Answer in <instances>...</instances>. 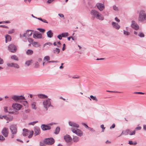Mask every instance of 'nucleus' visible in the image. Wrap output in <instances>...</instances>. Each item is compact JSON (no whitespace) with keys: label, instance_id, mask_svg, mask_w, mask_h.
<instances>
[{"label":"nucleus","instance_id":"nucleus-58","mask_svg":"<svg viewBox=\"0 0 146 146\" xmlns=\"http://www.w3.org/2000/svg\"><path fill=\"white\" fill-rule=\"evenodd\" d=\"M49 63H57L58 62V61H50L48 62Z\"/></svg>","mask_w":146,"mask_h":146},{"label":"nucleus","instance_id":"nucleus-41","mask_svg":"<svg viewBox=\"0 0 146 146\" xmlns=\"http://www.w3.org/2000/svg\"><path fill=\"white\" fill-rule=\"evenodd\" d=\"M37 122H38V121H36L31 122L29 123V125H34L35 123H37Z\"/></svg>","mask_w":146,"mask_h":146},{"label":"nucleus","instance_id":"nucleus-10","mask_svg":"<svg viewBox=\"0 0 146 146\" xmlns=\"http://www.w3.org/2000/svg\"><path fill=\"white\" fill-rule=\"evenodd\" d=\"M8 49L10 51L12 52H15L17 50V48L15 45L11 44L8 46Z\"/></svg>","mask_w":146,"mask_h":146},{"label":"nucleus","instance_id":"nucleus-52","mask_svg":"<svg viewBox=\"0 0 146 146\" xmlns=\"http://www.w3.org/2000/svg\"><path fill=\"white\" fill-rule=\"evenodd\" d=\"M5 139L2 135H0V140L3 141L5 140Z\"/></svg>","mask_w":146,"mask_h":146},{"label":"nucleus","instance_id":"nucleus-21","mask_svg":"<svg viewBox=\"0 0 146 146\" xmlns=\"http://www.w3.org/2000/svg\"><path fill=\"white\" fill-rule=\"evenodd\" d=\"M130 130L129 129H127L125 131H123L117 137H119L121 136L122 135H127L129 133Z\"/></svg>","mask_w":146,"mask_h":146},{"label":"nucleus","instance_id":"nucleus-15","mask_svg":"<svg viewBox=\"0 0 146 146\" xmlns=\"http://www.w3.org/2000/svg\"><path fill=\"white\" fill-rule=\"evenodd\" d=\"M31 31H33L30 30H27L26 33L23 34V36L27 37L31 36L32 34V33L31 32Z\"/></svg>","mask_w":146,"mask_h":146},{"label":"nucleus","instance_id":"nucleus-9","mask_svg":"<svg viewBox=\"0 0 146 146\" xmlns=\"http://www.w3.org/2000/svg\"><path fill=\"white\" fill-rule=\"evenodd\" d=\"M12 107L14 110L18 111L21 109L23 106L19 104L15 103L12 104Z\"/></svg>","mask_w":146,"mask_h":146},{"label":"nucleus","instance_id":"nucleus-6","mask_svg":"<svg viewBox=\"0 0 146 146\" xmlns=\"http://www.w3.org/2000/svg\"><path fill=\"white\" fill-rule=\"evenodd\" d=\"M71 130L72 132L76 134L77 135L81 137L83 135V132L80 130L78 128H71Z\"/></svg>","mask_w":146,"mask_h":146},{"label":"nucleus","instance_id":"nucleus-4","mask_svg":"<svg viewBox=\"0 0 146 146\" xmlns=\"http://www.w3.org/2000/svg\"><path fill=\"white\" fill-rule=\"evenodd\" d=\"M44 143L46 144L51 145L54 143V140L52 137L47 138L45 139L43 141Z\"/></svg>","mask_w":146,"mask_h":146},{"label":"nucleus","instance_id":"nucleus-2","mask_svg":"<svg viewBox=\"0 0 146 146\" xmlns=\"http://www.w3.org/2000/svg\"><path fill=\"white\" fill-rule=\"evenodd\" d=\"M10 129L11 133V137L12 138L15 137L17 132V127L15 124H12L10 126Z\"/></svg>","mask_w":146,"mask_h":146},{"label":"nucleus","instance_id":"nucleus-32","mask_svg":"<svg viewBox=\"0 0 146 146\" xmlns=\"http://www.w3.org/2000/svg\"><path fill=\"white\" fill-rule=\"evenodd\" d=\"M90 98H91L90 99V100H91V99H92L93 100H95L96 102L98 101V100L97 98L95 96H94L92 95H91L90 96Z\"/></svg>","mask_w":146,"mask_h":146},{"label":"nucleus","instance_id":"nucleus-35","mask_svg":"<svg viewBox=\"0 0 146 146\" xmlns=\"http://www.w3.org/2000/svg\"><path fill=\"white\" fill-rule=\"evenodd\" d=\"M34 67L36 68H38L39 67V63L38 62H37V61L35 62V63Z\"/></svg>","mask_w":146,"mask_h":146},{"label":"nucleus","instance_id":"nucleus-63","mask_svg":"<svg viewBox=\"0 0 146 146\" xmlns=\"http://www.w3.org/2000/svg\"><path fill=\"white\" fill-rule=\"evenodd\" d=\"M23 135L24 136H26L28 135V133L23 132Z\"/></svg>","mask_w":146,"mask_h":146},{"label":"nucleus","instance_id":"nucleus-62","mask_svg":"<svg viewBox=\"0 0 146 146\" xmlns=\"http://www.w3.org/2000/svg\"><path fill=\"white\" fill-rule=\"evenodd\" d=\"M0 27H2L3 28H8V27L4 25H0Z\"/></svg>","mask_w":146,"mask_h":146},{"label":"nucleus","instance_id":"nucleus-48","mask_svg":"<svg viewBox=\"0 0 146 146\" xmlns=\"http://www.w3.org/2000/svg\"><path fill=\"white\" fill-rule=\"evenodd\" d=\"M37 29L42 33H44L45 31V30L44 29L41 28H38Z\"/></svg>","mask_w":146,"mask_h":146},{"label":"nucleus","instance_id":"nucleus-20","mask_svg":"<svg viewBox=\"0 0 146 146\" xmlns=\"http://www.w3.org/2000/svg\"><path fill=\"white\" fill-rule=\"evenodd\" d=\"M37 96L38 98L41 99L47 98L48 97L47 95L44 94H38Z\"/></svg>","mask_w":146,"mask_h":146},{"label":"nucleus","instance_id":"nucleus-54","mask_svg":"<svg viewBox=\"0 0 146 146\" xmlns=\"http://www.w3.org/2000/svg\"><path fill=\"white\" fill-rule=\"evenodd\" d=\"M88 129H89L90 131H91L92 132H94L95 131V130L92 128L89 127Z\"/></svg>","mask_w":146,"mask_h":146},{"label":"nucleus","instance_id":"nucleus-34","mask_svg":"<svg viewBox=\"0 0 146 146\" xmlns=\"http://www.w3.org/2000/svg\"><path fill=\"white\" fill-rule=\"evenodd\" d=\"M10 114H12L14 115H17L19 113V112L17 111H12L9 112Z\"/></svg>","mask_w":146,"mask_h":146},{"label":"nucleus","instance_id":"nucleus-12","mask_svg":"<svg viewBox=\"0 0 146 146\" xmlns=\"http://www.w3.org/2000/svg\"><path fill=\"white\" fill-rule=\"evenodd\" d=\"M68 124L72 128H78L79 127V125L78 124L74 122L69 121Z\"/></svg>","mask_w":146,"mask_h":146},{"label":"nucleus","instance_id":"nucleus-22","mask_svg":"<svg viewBox=\"0 0 146 146\" xmlns=\"http://www.w3.org/2000/svg\"><path fill=\"white\" fill-rule=\"evenodd\" d=\"M5 42L7 43V42L11 41V36L8 35H7L5 36Z\"/></svg>","mask_w":146,"mask_h":146},{"label":"nucleus","instance_id":"nucleus-44","mask_svg":"<svg viewBox=\"0 0 146 146\" xmlns=\"http://www.w3.org/2000/svg\"><path fill=\"white\" fill-rule=\"evenodd\" d=\"M30 134L28 136V137L29 138H31L33 136V131H32L31 132H30Z\"/></svg>","mask_w":146,"mask_h":146},{"label":"nucleus","instance_id":"nucleus-45","mask_svg":"<svg viewBox=\"0 0 146 146\" xmlns=\"http://www.w3.org/2000/svg\"><path fill=\"white\" fill-rule=\"evenodd\" d=\"M6 115H0V119H6Z\"/></svg>","mask_w":146,"mask_h":146},{"label":"nucleus","instance_id":"nucleus-16","mask_svg":"<svg viewBox=\"0 0 146 146\" xmlns=\"http://www.w3.org/2000/svg\"><path fill=\"white\" fill-rule=\"evenodd\" d=\"M131 27L135 30H137L139 29V26L134 21H132L131 22Z\"/></svg>","mask_w":146,"mask_h":146},{"label":"nucleus","instance_id":"nucleus-39","mask_svg":"<svg viewBox=\"0 0 146 146\" xmlns=\"http://www.w3.org/2000/svg\"><path fill=\"white\" fill-rule=\"evenodd\" d=\"M15 30L14 29H12L9 30L8 32V33L9 34H11L15 32Z\"/></svg>","mask_w":146,"mask_h":146},{"label":"nucleus","instance_id":"nucleus-40","mask_svg":"<svg viewBox=\"0 0 146 146\" xmlns=\"http://www.w3.org/2000/svg\"><path fill=\"white\" fill-rule=\"evenodd\" d=\"M13 116L11 117H8L7 116L6 119L8 121H12L13 119Z\"/></svg>","mask_w":146,"mask_h":146},{"label":"nucleus","instance_id":"nucleus-26","mask_svg":"<svg viewBox=\"0 0 146 146\" xmlns=\"http://www.w3.org/2000/svg\"><path fill=\"white\" fill-rule=\"evenodd\" d=\"M33 51L31 49H28L26 52L27 54L29 55H31L33 54Z\"/></svg>","mask_w":146,"mask_h":146},{"label":"nucleus","instance_id":"nucleus-14","mask_svg":"<svg viewBox=\"0 0 146 146\" xmlns=\"http://www.w3.org/2000/svg\"><path fill=\"white\" fill-rule=\"evenodd\" d=\"M7 65L9 67H12L18 69L19 68V65L16 63H7Z\"/></svg>","mask_w":146,"mask_h":146},{"label":"nucleus","instance_id":"nucleus-47","mask_svg":"<svg viewBox=\"0 0 146 146\" xmlns=\"http://www.w3.org/2000/svg\"><path fill=\"white\" fill-rule=\"evenodd\" d=\"M82 125L84 126V127L86 129H88L89 127L88 125H86L85 123H82Z\"/></svg>","mask_w":146,"mask_h":146},{"label":"nucleus","instance_id":"nucleus-61","mask_svg":"<svg viewBox=\"0 0 146 146\" xmlns=\"http://www.w3.org/2000/svg\"><path fill=\"white\" fill-rule=\"evenodd\" d=\"M28 41L29 42H33V39L31 38H28Z\"/></svg>","mask_w":146,"mask_h":146},{"label":"nucleus","instance_id":"nucleus-46","mask_svg":"<svg viewBox=\"0 0 146 146\" xmlns=\"http://www.w3.org/2000/svg\"><path fill=\"white\" fill-rule=\"evenodd\" d=\"M138 35L141 37H144V35L143 33H139Z\"/></svg>","mask_w":146,"mask_h":146},{"label":"nucleus","instance_id":"nucleus-1","mask_svg":"<svg viewBox=\"0 0 146 146\" xmlns=\"http://www.w3.org/2000/svg\"><path fill=\"white\" fill-rule=\"evenodd\" d=\"M91 14L93 16L94 18L96 17L97 19L102 21L104 20V17L102 15L96 10L93 9L92 10L91 12Z\"/></svg>","mask_w":146,"mask_h":146},{"label":"nucleus","instance_id":"nucleus-50","mask_svg":"<svg viewBox=\"0 0 146 146\" xmlns=\"http://www.w3.org/2000/svg\"><path fill=\"white\" fill-rule=\"evenodd\" d=\"M100 127L102 129V132H104V130L105 128V127H104V125L103 124H102L101 125Z\"/></svg>","mask_w":146,"mask_h":146},{"label":"nucleus","instance_id":"nucleus-23","mask_svg":"<svg viewBox=\"0 0 146 146\" xmlns=\"http://www.w3.org/2000/svg\"><path fill=\"white\" fill-rule=\"evenodd\" d=\"M48 37L49 38H52L53 36V33L51 30H49L46 33Z\"/></svg>","mask_w":146,"mask_h":146},{"label":"nucleus","instance_id":"nucleus-59","mask_svg":"<svg viewBox=\"0 0 146 146\" xmlns=\"http://www.w3.org/2000/svg\"><path fill=\"white\" fill-rule=\"evenodd\" d=\"M54 1V0H48L47 1V3H48L50 4L52 2Z\"/></svg>","mask_w":146,"mask_h":146},{"label":"nucleus","instance_id":"nucleus-17","mask_svg":"<svg viewBox=\"0 0 146 146\" xmlns=\"http://www.w3.org/2000/svg\"><path fill=\"white\" fill-rule=\"evenodd\" d=\"M41 128L43 131L50 130L51 129L49 125L45 124H42L41 125Z\"/></svg>","mask_w":146,"mask_h":146},{"label":"nucleus","instance_id":"nucleus-42","mask_svg":"<svg viewBox=\"0 0 146 146\" xmlns=\"http://www.w3.org/2000/svg\"><path fill=\"white\" fill-rule=\"evenodd\" d=\"M50 60V57L48 56H46L44 57V60H46V61H48Z\"/></svg>","mask_w":146,"mask_h":146},{"label":"nucleus","instance_id":"nucleus-37","mask_svg":"<svg viewBox=\"0 0 146 146\" xmlns=\"http://www.w3.org/2000/svg\"><path fill=\"white\" fill-rule=\"evenodd\" d=\"M68 33H64L61 34V35L63 37H66L68 35Z\"/></svg>","mask_w":146,"mask_h":146},{"label":"nucleus","instance_id":"nucleus-29","mask_svg":"<svg viewBox=\"0 0 146 146\" xmlns=\"http://www.w3.org/2000/svg\"><path fill=\"white\" fill-rule=\"evenodd\" d=\"M60 128L59 127H57L55 129L54 133L55 134H58L59 133L60 131Z\"/></svg>","mask_w":146,"mask_h":146},{"label":"nucleus","instance_id":"nucleus-55","mask_svg":"<svg viewBox=\"0 0 146 146\" xmlns=\"http://www.w3.org/2000/svg\"><path fill=\"white\" fill-rule=\"evenodd\" d=\"M4 63L3 60L0 57V65Z\"/></svg>","mask_w":146,"mask_h":146},{"label":"nucleus","instance_id":"nucleus-60","mask_svg":"<svg viewBox=\"0 0 146 146\" xmlns=\"http://www.w3.org/2000/svg\"><path fill=\"white\" fill-rule=\"evenodd\" d=\"M23 132L25 133H28L29 131L28 130L26 129H23Z\"/></svg>","mask_w":146,"mask_h":146},{"label":"nucleus","instance_id":"nucleus-30","mask_svg":"<svg viewBox=\"0 0 146 146\" xmlns=\"http://www.w3.org/2000/svg\"><path fill=\"white\" fill-rule=\"evenodd\" d=\"M33 46L36 47H38L40 46V44L38 42H33Z\"/></svg>","mask_w":146,"mask_h":146},{"label":"nucleus","instance_id":"nucleus-31","mask_svg":"<svg viewBox=\"0 0 146 146\" xmlns=\"http://www.w3.org/2000/svg\"><path fill=\"white\" fill-rule=\"evenodd\" d=\"M73 141L74 142H77L79 141V138L78 137L75 136L73 137Z\"/></svg>","mask_w":146,"mask_h":146},{"label":"nucleus","instance_id":"nucleus-27","mask_svg":"<svg viewBox=\"0 0 146 146\" xmlns=\"http://www.w3.org/2000/svg\"><path fill=\"white\" fill-rule=\"evenodd\" d=\"M60 52V49L58 48H56L53 50L52 51V52L54 54H58Z\"/></svg>","mask_w":146,"mask_h":146},{"label":"nucleus","instance_id":"nucleus-13","mask_svg":"<svg viewBox=\"0 0 146 146\" xmlns=\"http://www.w3.org/2000/svg\"><path fill=\"white\" fill-rule=\"evenodd\" d=\"M1 133L5 137H7L9 133L8 128L6 127L4 128L1 131Z\"/></svg>","mask_w":146,"mask_h":146},{"label":"nucleus","instance_id":"nucleus-56","mask_svg":"<svg viewBox=\"0 0 146 146\" xmlns=\"http://www.w3.org/2000/svg\"><path fill=\"white\" fill-rule=\"evenodd\" d=\"M4 111L5 112H9L7 110V107H5L4 108Z\"/></svg>","mask_w":146,"mask_h":146},{"label":"nucleus","instance_id":"nucleus-11","mask_svg":"<svg viewBox=\"0 0 146 146\" xmlns=\"http://www.w3.org/2000/svg\"><path fill=\"white\" fill-rule=\"evenodd\" d=\"M96 6L100 11H102L105 8L104 4L101 3H97Z\"/></svg>","mask_w":146,"mask_h":146},{"label":"nucleus","instance_id":"nucleus-7","mask_svg":"<svg viewBox=\"0 0 146 146\" xmlns=\"http://www.w3.org/2000/svg\"><path fill=\"white\" fill-rule=\"evenodd\" d=\"M12 99L15 101H18L21 100H25L23 96L13 95L12 96Z\"/></svg>","mask_w":146,"mask_h":146},{"label":"nucleus","instance_id":"nucleus-19","mask_svg":"<svg viewBox=\"0 0 146 146\" xmlns=\"http://www.w3.org/2000/svg\"><path fill=\"white\" fill-rule=\"evenodd\" d=\"M34 130L36 135H38L40 133V129L38 127H34Z\"/></svg>","mask_w":146,"mask_h":146},{"label":"nucleus","instance_id":"nucleus-57","mask_svg":"<svg viewBox=\"0 0 146 146\" xmlns=\"http://www.w3.org/2000/svg\"><path fill=\"white\" fill-rule=\"evenodd\" d=\"M44 143L42 142H40V146H45Z\"/></svg>","mask_w":146,"mask_h":146},{"label":"nucleus","instance_id":"nucleus-64","mask_svg":"<svg viewBox=\"0 0 146 146\" xmlns=\"http://www.w3.org/2000/svg\"><path fill=\"white\" fill-rule=\"evenodd\" d=\"M58 15L61 18H64V15L62 14H58Z\"/></svg>","mask_w":146,"mask_h":146},{"label":"nucleus","instance_id":"nucleus-5","mask_svg":"<svg viewBox=\"0 0 146 146\" xmlns=\"http://www.w3.org/2000/svg\"><path fill=\"white\" fill-rule=\"evenodd\" d=\"M146 19V15L145 14L144 11H141L139 14L138 18L139 21H143Z\"/></svg>","mask_w":146,"mask_h":146},{"label":"nucleus","instance_id":"nucleus-3","mask_svg":"<svg viewBox=\"0 0 146 146\" xmlns=\"http://www.w3.org/2000/svg\"><path fill=\"white\" fill-rule=\"evenodd\" d=\"M42 104L44 107L46 111L48 110V108L49 107H52V106L51 104L50 99V98L44 100L42 102Z\"/></svg>","mask_w":146,"mask_h":146},{"label":"nucleus","instance_id":"nucleus-51","mask_svg":"<svg viewBox=\"0 0 146 146\" xmlns=\"http://www.w3.org/2000/svg\"><path fill=\"white\" fill-rule=\"evenodd\" d=\"M113 9L116 11H118V7H116L115 5H114L113 7Z\"/></svg>","mask_w":146,"mask_h":146},{"label":"nucleus","instance_id":"nucleus-43","mask_svg":"<svg viewBox=\"0 0 146 146\" xmlns=\"http://www.w3.org/2000/svg\"><path fill=\"white\" fill-rule=\"evenodd\" d=\"M129 134L130 135H135V130H134L133 131H130L129 132Z\"/></svg>","mask_w":146,"mask_h":146},{"label":"nucleus","instance_id":"nucleus-24","mask_svg":"<svg viewBox=\"0 0 146 146\" xmlns=\"http://www.w3.org/2000/svg\"><path fill=\"white\" fill-rule=\"evenodd\" d=\"M112 24L113 27L117 29H118L120 27V26L118 25L117 23H115L113 22H112Z\"/></svg>","mask_w":146,"mask_h":146},{"label":"nucleus","instance_id":"nucleus-33","mask_svg":"<svg viewBox=\"0 0 146 146\" xmlns=\"http://www.w3.org/2000/svg\"><path fill=\"white\" fill-rule=\"evenodd\" d=\"M137 142L136 141L134 142H133V141H129L128 143L130 145H135L137 144Z\"/></svg>","mask_w":146,"mask_h":146},{"label":"nucleus","instance_id":"nucleus-8","mask_svg":"<svg viewBox=\"0 0 146 146\" xmlns=\"http://www.w3.org/2000/svg\"><path fill=\"white\" fill-rule=\"evenodd\" d=\"M64 138L65 141L68 143V145H71L72 144V138L70 135H66L64 136Z\"/></svg>","mask_w":146,"mask_h":146},{"label":"nucleus","instance_id":"nucleus-36","mask_svg":"<svg viewBox=\"0 0 146 146\" xmlns=\"http://www.w3.org/2000/svg\"><path fill=\"white\" fill-rule=\"evenodd\" d=\"M37 19L38 20L41 21H42L44 23H48V22L45 19H42L41 18H38Z\"/></svg>","mask_w":146,"mask_h":146},{"label":"nucleus","instance_id":"nucleus-38","mask_svg":"<svg viewBox=\"0 0 146 146\" xmlns=\"http://www.w3.org/2000/svg\"><path fill=\"white\" fill-rule=\"evenodd\" d=\"M11 58L12 59H13L16 60H18V58L15 55H13L11 57Z\"/></svg>","mask_w":146,"mask_h":146},{"label":"nucleus","instance_id":"nucleus-18","mask_svg":"<svg viewBox=\"0 0 146 146\" xmlns=\"http://www.w3.org/2000/svg\"><path fill=\"white\" fill-rule=\"evenodd\" d=\"M33 37L35 39L41 38H42V35L40 33L34 34L33 35Z\"/></svg>","mask_w":146,"mask_h":146},{"label":"nucleus","instance_id":"nucleus-53","mask_svg":"<svg viewBox=\"0 0 146 146\" xmlns=\"http://www.w3.org/2000/svg\"><path fill=\"white\" fill-rule=\"evenodd\" d=\"M62 35H59L57 36V38L59 39V40H61L62 38Z\"/></svg>","mask_w":146,"mask_h":146},{"label":"nucleus","instance_id":"nucleus-25","mask_svg":"<svg viewBox=\"0 0 146 146\" xmlns=\"http://www.w3.org/2000/svg\"><path fill=\"white\" fill-rule=\"evenodd\" d=\"M33 60H30L26 61L25 63V65L27 66H29L33 63Z\"/></svg>","mask_w":146,"mask_h":146},{"label":"nucleus","instance_id":"nucleus-49","mask_svg":"<svg viewBox=\"0 0 146 146\" xmlns=\"http://www.w3.org/2000/svg\"><path fill=\"white\" fill-rule=\"evenodd\" d=\"M123 33L124 34H125V35H130V33L127 31H126L125 30L123 31Z\"/></svg>","mask_w":146,"mask_h":146},{"label":"nucleus","instance_id":"nucleus-28","mask_svg":"<svg viewBox=\"0 0 146 146\" xmlns=\"http://www.w3.org/2000/svg\"><path fill=\"white\" fill-rule=\"evenodd\" d=\"M31 108L33 109L36 110V103L35 102H33L31 105Z\"/></svg>","mask_w":146,"mask_h":146}]
</instances>
